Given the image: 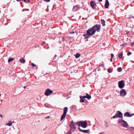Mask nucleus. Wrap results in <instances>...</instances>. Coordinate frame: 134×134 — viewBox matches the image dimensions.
Wrapping results in <instances>:
<instances>
[{"instance_id": "9d476101", "label": "nucleus", "mask_w": 134, "mask_h": 134, "mask_svg": "<svg viewBox=\"0 0 134 134\" xmlns=\"http://www.w3.org/2000/svg\"><path fill=\"white\" fill-rule=\"evenodd\" d=\"M78 128L80 131L81 132L87 133H90V132L89 130H82L80 129V127H78Z\"/></svg>"}, {"instance_id": "58836bf2", "label": "nucleus", "mask_w": 134, "mask_h": 134, "mask_svg": "<svg viewBox=\"0 0 134 134\" xmlns=\"http://www.w3.org/2000/svg\"><path fill=\"white\" fill-rule=\"evenodd\" d=\"M111 58H112L114 56V55L113 54H111Z\"/></svg>"}, {"instance_id": "de8ad7c7", "label": "nucleus", "mask_w": 134, "mask_h": 134, "mask_svg": "<svg viewBox=\"0 0 134 134\" xmlns=\"http://www.w3.org/2000/svg\"><path fill=\"white\" fill-rule=\"evenodd\" d=\"M102 0H99V2H102Z\"/></svg>"}, {"instance_id": "13d9d810", "label": "nucleus", "mask_w": 134, "mask_h": 134, "mask_svg": "<svg viewBox=\"0 0 134 134\" xmlns=\"http://www.w3.org/2000/svg\"><path fill=\"white\" fill-rule=\"evenodd\" d=\"M22 12L24 11V10H23H23H22Z\"/></svg>"}, {"instance_id": "864d4df0", "label": "nucleus", "mask_w": 134, "mask_h": 134, "mask_svg": "<svg viewBox=\"0 0 134 134\" xmlns=\"http://www.w3.org/2000/svg\"><path fill=\"white\" fill-rule=\"evenodd\" d=\"M23 87V88H26V86H24Z\"/></svg>"}, {"instance_id": "49530a36", "label": "nucleus", "mask_w": 134, "mask_h": 134, "mask_svg": "<svg viewBox=\"0 0 134 134\" xmlns=\"http://www.w3.org/2000/svg\"><path fill=\"white\" fill-rule=\"evenodd\" d=\"M55 37H54L53 38V37H52V38L53 39V40H54L55 39Z\"/></svg>"}, {"instance_id": "a878e982", "label": "nucleus", "mask_w": 134, "mask_h": 134, "mask_svg": "<svg viewBox=\"0 0 134 134\" xmlns=\"http://www.w3.org/2000/svg\"><path fill=\"white\" fill-rule=\"evenodd\" d=\"M122 69L121 68L119 67L118 68V71L120 72L122 71Z\"/></svg>"}, {"instance_id": "f704fd0d", "label": "nucleus", "mask_w": 134, "mask_h": 134, "mask_svg": "<svg viewBox=\"0 0 134 134\" xmlns=\"http://www.w3.org/2000/svg\"><path fill=\"white\" fill-rule=\"evenodd\" d=\"M44 1H45L46 2H49L50 1V0H43Z\"/></svg>"}, {"instance_id": "1a4fd4ad", "label": "nucleus", "mask_w": 134, "mask_h": 134, "mask_svg": "<svg viewBox=\"0 0 134 134\" xmlns=\"http://www.w3.org/2000/svg\"><path fill=\"white\" fill-rule=\"evenodd\" d=\"M90 4L93 9H94L96 8V7L97 5L96 3L94 1H91Z\"/></svg>"}, {"instance_id": "37998d69", "label": "nucleus", "mask_w": 134, "mask_h": 134, "mask_svg": "<svg viewBox=\"0 0 134 134\" xmlns=\"http://www.w3.org/2000/svg\"><path fill=\"white\" fill-rule=\"evenodd\" d=\"M0 117L1 118H3V116L1 114H0Z\"/></svg>"}, {"instance_id": "393cba45", "label": "nucleus", "mask_w": 134, "mask_h": 134, "mask_svg": "<svg viewBox=\"0 0 134 134\" xmlns=\"http://www.w3.org/2000/svg\"><path fill=\"white\" fill-rule=\"evenodd\" d=\"M122 55L123 53H121L119 54L118 55L119 57L120 58H123Z\"/></svg>"}, {"instance_id": "5701e85b", "label": "nucleus", "mask_w": 134, "mask_h": 134, "mask_svg": "<svg viewBox=\"0 0 134 134\" xmlns=\"http://www.w3.org/2000/svg\"><path fill=\"white\" fill-rule=\"evenodd\" d=\"M14 60V59L13 58H10L8 60V63H10L11 62V61H12Z\"/></svg>"}, {"instance_id": "c9c22d12", "label": "nucleus", "mask_w": 134, "mask_h": 134, "mask_svg": "<svg viewBox=\"0 0 134 134\" xmlns=\"http://www.w3.org/2000/svg\"><path fill=\"white\" fill-rule=\"evenodd\" d=\"M74 31H71L70 32V34H73L74 33Z\"/></svg>"}, {"instance_id": "6ab92c4d", "label": "nucleus", "mask_w": 134, "mask_h": 134, "mask_svg": "<svg viewBox=\"0 0 134 134\" xmlns=\"http://www.w3.org/2000/svg\"><path fill=\"white\" fill-rule=\"evenodd\" d=\"M104 125L106 128H107L108 127L109 125L107 121H104Z\"/></svg>"}, {"instance_id": "2eb2a0df", "label": "nucleus", "mask_w": 134, "mask_h": 134, "mask_svg": "<svg viewBox=\"0 0 134 134\" xmlns=\"http://www.w3.org/2000/svg\"><path fill=\"white\" fill-rule=\"evenodd\" d=\"M66 114L63 113V114L61 116V118L60 119V120L61 121H62V120L65 118Z\"/></svg>"}, {"instance_id": "4d7b16f0", "label": "nucleus", "mask_w": 134, "mask_h": 134, "mask_svg": "<svg viewBox=\"0 0 134 134\" xmlns=\"http://www.w3.org/2000/svg\"><path fill=\"white\" fill-rule=\"evenodd\" d=\"M56 55H55L54 57H56Z\"/></svg>"}, {"instance_id": "603ef678", "label": "nucleus", "mask_w": 134, "mask_h": 134, "mask_svg": "<svg viewBox=\"0 0 134 134\" xmlns=\"http://www.w3.org/2000/svg\"><path fill=\"white\" fill-rule=\"evenodd\" d=\"M125 45H126V44H122V46H124Z\"/></svg>"}, {"instance_id": "bb28decb", "label": "nucleus", "mask_w": 134, "mask_h": 134, "mask_svg": "<svg viewBox=\"0 0 134 134\" xmlns=\"http://www.w3.org/2000/svg\"><path fill=\"white\" fill-rule=\"evenodd\" d=\"M129 130L130 131H132L133 132H134V128L133 127H130L129 128Z\"/></svg>"}, {"instance_id": "c03bdc74", "label": "nucleus", "mask_w": 134, "mask_h": 134, "mask_svg": "<svg viewBox=\"0 0 134 134\" xmlns=\"http://www.w3.org/2000/svg\"><path fill=\"white\" fill-rule=\"evenodd\" d=\"M99 134H104V133L103 132H101Z\"/></svg>"}, {"instance_id": "a211bd4d", "label": "nucleus", "mask_w": 134, "mask_h": 134, "mask_svg": "<svg viewBox=\"0 0 134 134\" xmlns=\"http://www.w3.org/2000/svg\"><path fill=\"white\" fill-rule=\"evenodd\" d=\"M101 22L102 24V25L103 26H105V20H104L102 19L101 20Z\"/></svg>"}, {"instance_id": "6e6552de", "label": "nucleus", "mask_w": 134, "mask_h": 134, "mask_svg": "<svg viewBox=\"0 0 134 134\" xmlns=\"http://www.w3.org/2000/svg\"><path fill=\"white\" fill-rule=\"evenodd\" d=\"M126 94V91L124 89H121L120 91V95L122 96H124Z\"/></svg>"}, {"instance_id": "20e7f679", "label": "nucleus", "mask_w": 134, "mask_h": 134, "mask_svg": "<svg viewBox=\"0 0 134 134\" xmlns=\"http://www.w3.org/2000/svg\"><path fill=\"white\" fill-rule=\"evenodd\" d=\"M92 28L94 30L93 32L95 33L96 31L99 32L100 30V26L99 24H96L94 25Z\"/></svg>"}, {"instance_id": "c85d7f7f", "label": "nucleus", "mask_w": 134, "mask_h": 134, "mask_svg": "<svg viewBox=\"0 0 134 134\" xmlns=\"http://www.w3.org/2000/svg\"><path fill=\"white\" fill-rule=\"evenodd\" d=\"M107 71L109 73H111V70L110 69H108Z\"/></svg>"}, {"instance_id": "4468645a", "label": "nucleus", "mask_w": 134, "mask_h": 134, "mask_svg": "<svg viewBox=\"0 0 134 134\" xmlns=\"http://www.w3.org/2000/svg\"><path fill=\"white\" fill-rule=\"evenodd\" d=\"M79 8V6L77 5H76L73 7L72 11L74 12L77 10Z\"/></svg>"}, {"instance_id": "8fccbe9b", "label": "nucleus", "mask_w": 134, "mask_h": 134, "mask_svg": "<svg viewBox=\"0 0 134 134\" xmlns=\"http://www.w3.org/2000/svg\"><path fill=\"white\" fill-rule=\"evenodd\" d=\"M46 43L45 42H43V44H44V43Z\"/></svg>"}, {"instance_id": "9b49d317", "label": "nucleus", "mask_w": 134, "mask_h": 134, "mask_svg": "<svg viewBox=\"0 0 134 134\" xmlns=\"http://www.w3.org/2000/svg\"><path fill=\"white\" fill-rule=\"evenodd\" d=\"M109 5V4L108 1V0H106L104 5L105 8H108Z\"/></svg>"}, {"instance_id": "f257e3e1", "label": "nucleus", "mask_w": 134, "mask_h": 134, "mask_svg": "<svg viewBox=\"0 0 134 134\" xmlns=\"http://www.w3.org/2000/svg\"><path fill=\"white\" fill-rule=\"evenodd\" d=\"M92 27L89 29L87 31L86 34H84L83 35V36L85 37V39L89 38L91 36L93 35L95 32H93V31Z\"/></svg>"}, {"instance_id": "a18cd8bd", "label": "nucleus", "mask_w": 134, "mask_h": 134, "mask_svg": "<svg viewBox=\"0 0 134 134\" xmlns=\"http://www.w3.org/2000/svg\"><path fill=\"white\" fill-rule=\"evenodd\" d=\"M110 61L111 62L113 61V60H112V58H110Z\"/></svg>"}, {"instance_id": "b1692460", "label": "nucleus", "mask_w": 134, "mask_h": 134, "mask_svg": "<svg viewBox=\"0 0 134 134\" xmlns=\"http://www.w3.org/2000/svg\"><path fill=\"white\" fill-rule=\"evenodd\" d=\"M12 125V123L11 121H9L6 124V125L9 126H10Z\"/></svg>"}, {"instance_id": "09e8293b", "label": "nucleus", "mask_w": 134, "mask_h": 134, "mask_svg": "<svg viewBox=\"0 0 134 134\" xmlns=\"http://www.w3.org/2000/svg\"><path fill=\"white\" fill-rule=\"evenodd\" d=\"M24 2H26V0H23Z\"/></svg>"}, {"instance_id": "f03ea898", "label": "nucleus", "mask_w": 134, "mask_h": 134, "mask_svg": "<svg viewBox=\"0 0 134 134\" xmlns=\"http://www.w3.org/2000/svg\"><path fill=\"white\" fill-rule=\"evenodd\" d=\"M76 124H78V125L80 127L81 126L83 128H85L87 127V123L86 121H81L76 122Z\"/></svg>"}, {"instance_id": "f8f14e48", "label": "nucleus", "mask_w": 134, "mask_h": 134, "mask_svg": "<svg viewBox=\"0 0 134 134\" xmlns=\"http://www.w3.org/2000/svg\"><path fill=\"white\" fill-rule=\"evenodd\" d=\"M118 118L122 119L123 118L122 114L120 111H118Z\"/></svg>"}, {"instance_id": "cd10ccee", "label": "nucleus", "mask_w": 134, "mask_h": 134, "mask_svg": "<svg viewBox=\"0 0 134 134\" xmlns=\"http://www.w3.org/2000/svg\"><path fill=\"white\" fill-rule=\"evenodd\" d=\"M113 118H117V113H116V114L114 116H113Z\"/></svg>"}, {"instance_id": "f3484780", "label": "nucleus", "mask_w": 134, "mask_h": 134, "mask_svg": "<svg viewBox=\"0 0 134 134\" xmlns=\"http://www.w3.org/2000/svg\"><path fill=\"white\" fill-rule=\"evenodd\" d=\"M81 97L83 98H87L88 99H90L91 98V96H89L87 97L86 96H81Z\"/></svg>"}, {"instance_id": "4be33fe9", "label": "nucleus", "mask_w": 134, "mask_h": 134, "mask_svg": "<svg viewBox=\"0 0 134 134\" xmlns=\"http://www.w3.org/2000/svg\"><path fill=\"white\" fill-rule=\"evenodd\" d=\"M80 102H84L85 100L84 99L81 97V96L80 97Z\"/></svg>"}, {"instance_id": "6e6d98bb", "label": "nucleus", "mask_w": 134, "mask_h": 134, "mask_svg": "<svg viewBox=\"0 0 134 134\" xmlns=\"http://www.w3.org/2000/svg\"><path fill=\"white\" fill-rule=\"evenodd\" d=\"M55 57H53V59H54L55 58Z\"/></svg>"}, {"instance_id": "ddd939ff", "label": "nucleus", "mask_w": 134, "mask_h": 134, "mask_svg": "<svg viewBox=\"0 0 134 134\" xmlns=\"http://www.w3.org/2000/svg\"><path fill=\"white\" fill-rule=\"evenodd\" d=\"M124 116L125 117H131L132 116V115H131V114L129 113V112H127L125 113Z\"/></svg>"}, {"instance_id": "473e14b6", "label": "nucleus", "mask_w": 134, "mask_h": 134, "mask_svg": "<svg viewBox=\"0 0 134 134\" xmlns=\"http://www.w3.org/2000/svg\"><path fill=\"white\" fill-rule=\"evenodd\" d=\"M131 52H128L127 53V55L128 56H129L131 55Z\"/></svg>"}, {"instance_id": "c756f323", "label": "nucleus", "mask_w": 134, "mask_h": 134, "mask_svg": "<svg viewBox=\"0 0 134 134\" xmlns=\"http://www.w3.org/2000/svg\"><path fill=\"white\" fill-rule=\"evenodd\" d=\"M44 105L46 107L49 108V106L48 105V104H46V103L45 104H44Z\"/></svg>"}, {"instance_id": "e433bc0d", "label": "nucleus", "mask_w": 134, "mask_h": 134, "mask_svg": "<svg viewBox=\"0 0 134 134\" xmlns=\"http://www.w3.org/2000/svg\"><path fill=\"white\" fill-rule=\"evenodd\" d=\"M131 46H133V45H134V42H133L131 43Z\"/></svg>"}, {"instance_id": "412c9836", "label": "nucleus", "mask_w": 134, "mask_h": 134, "mask_svg": "<svg viewBox=\"0 0 134 134\" xmlns=\"http://www.w3.org/2000/svg\"><path fill=\"white\" fill-rule=\"evenodd\" d=\"M81 55L80 54L77 53L75 54V56L76 58H79L80 56Z\"/></svg>"}, {"instance_id": "aec40b11", "label": "nucleus", "mask_w": 134, "mask_h": 134, "mask_svg": "<svg viewBox=\"0 0 134 134\" xmlns=\"http://www.w3.org/2000/svg\"><path fill=\"white\" fill-rule=\"evenodd\" d=\"M20 63H24L25 62V61L24 59L22 58H20Z\"/></svg>"}, {"instance_id": "39448f33", "label": "nucleus", "mask_w": 134, "mask_h": 134, "mask_svg": "<svg viewBox=\"0 0 134 134\" xmlns=\"http://www.w3.org/2000/svg\"><path fill=\"white\" fill-rule=\"evenodd\" d=\"M121 122L123 126L126 128L129 127V125L127 122L125 121L122 119H120L119 120V122Z\"/></svg>"}, {"instance_id": "7ed1b4c3", "label": "nucleus", "mask_w": 134, "mask_h": 134, "mask_svg": "<svg viewBox=\"0 0 134 134\" xmlns=\"http://www.w3.org/2000/svg\"><path fill=\"white\" fill-rule=\"evenodd\" d=\"M76 124L78 125V124H76V122L74 123L73 121L72 120L69 124L70 127V131H73L76 129Z\"/></svg>"}, {"instance_id": "7c9ffc66", "label": "nucleus", "mask_w": 134, "mask_h": 134, "mask_svg": "<svg viewBox=\"0 0 134 134\" xmlns=\"http://www.w3.org/2000/svg\"><path fill=\"white\" fill-rule=\"evenodd\" d=\"M31 65L33 67H35L36 66V65L34 63H32L31 64Z\"/></svg>"}, {"instance_id": "dca6fc26", "label": "nucleus", "mask_w": 134, "mask_h": 134, "mask_svg": "<svg viewBox=\"0 0 134 134\" xmlns=\"http://www.w3.org/2000/svg\"><path fill=\"white\" fill-rule=\"evenodd\" d=\"M68 110V108L67 107H65L64 108V112L63 113H65V114H66Z\"/></svg>"}, {"instance_id": "052dcab7", "label": "nucleus", "mask_w": 134, "mask_h": 134, "mask_svg": "<svg viewBox=\"0 0 134 134\" xmlns=\"http://www.w3.org/2000/svg\"><path fill=\"white\" fill-rule=\"evenodd\" d=\"M133 2H134V1H133Z\"/></svg>"}, {"instance_id": "79ce46f5", "label": "nucleus", "mask_w": 134, "mask_h": 134, "mask_svg": "<svg viewBox=\"0 0 134 134\" xmlns=\"http://www.w3.org/2000/svg\"><path fill=\"white\" fill-rule=\"evenodd\" d=\"M50 118V116H47V117H46L45 118V119H46V118Z\"/></svg>"}, {"instance_id": "a19ab883", "label": "nucleus", "mask_w": 134, "mask_h": 134, "mask_svg": "<svg viewBox=\"0 0 134 134\" xmlns=\"http://www.w3.org/2000/svg\"><path fill=\"white\" fill-rule=\"evenodd\" d=\"M71 132L70 131L68 133H67L66 134H71Z\"/></svg>"}, {"instance_id": "2f4dec72", "label": "nucleus", "mask_w": 134, "mask_h": 134, "mask_svg": "<svg viewBox=\"0 0 134 134\" xmlns=\"http://www.w3.org/2000/svg\"><path fill=\"white\" fill-rule=\"evenodd\" d=\"M62 41H64L65 40L64 37V36H62Z\"/></svg>"}, {"instance_id": "0eeeda50", "label": "nucleus", "mask_w": 134, "mask_h": 134, "mask_svg": "<svg viewBox=\"0 0 134 134\" xmlns=\"http://www.w3.org/2000/svg\"><path fill=\"white\" fill-rule=\"evenodd\" d=\"M53 92V91L48 88L46 90L45 94L46 96H48L51 94Z\"/></svg>"}, {"instance_id": "bf43d9fd", "label": "nucleus", "mask_w": 134, "mask_h": 134, "mask_svg": "<svg viewBox=\"0 0 134 134\" xmlns=\"http://www.w3.org/2000/svg\"><path fill=\"white\" fill-rule=\"evenodd\" d=\"M86 40L87 41H88V40Z\"/></svg>"}, {"instance_id": "423d86ee", "label": "nucleus", "mask_w": 134, "mask_h": 134, "mask_svg": "<svg viewBox=\"0 0 134 134\" xmlns=\"http://www.w3.org/2000/svg\"><path fill=\"white\" fill-rule=\"evenodd\" d=\"M125 84L124 81L123 80H121L118 82L119 87L121 89H122L124 87Z\"/></svg>"}, {"instance_id": "4c0bfd02", "label": "nucleus", "mask_w": 134, "mask_h": 134, "mask_svg": "<svg viewBox=\"0 0 134 134\" xmlns=\"http://www.w3.org/2000/svg\"><path fill=\"white\" fill-rule=\"evenodd\" d=\"M30 0H27V1L26 2V3H29L30 2Z\"/></svg>"}, {"instance_id": "5fc2aeb1", "label": "nucleus", "mask_w": 134, "mask_h": 134, "mask_svg": "<svg viewBox=\"0 0 134 134\" xmlns=\"http://www.w3.org/2000/svg\"><path fill=\"white\" fill-rule=\"evenodd\" d=\"M134 115V114H132V115H132V116H133V115Z\"/></svg>"}, {"instance_id": "3c124183", "label": "nucleus", "mask_w": 134, "mask_h": 134, "mask_svg": "<svg viewBox=\"0 0 134 134\" xmlns=\"http://www.w3.org/2000/svg\"><path fill=\"white\" fill-rule=\"evenodd\" d=\"M26 10L28 11H29V9H26Z\"/></svg>"}, {"instance_id": "72a5a7b5", "label": "nucleus", "mask_w": 134, "mask_h": 134, "mask_svg": "<svg viewBox=\"0 0 134 134\" xmlns=\"http://www.w3.org/2000/svg\"><path fill=\"white\" fill-rule=\"evenodd\" d=\"M133 17L131 15H130L129 16V18L130 19H131V18H133Z\"/></svg>"}, {"instance_id": "ea45409f", "label": "nucleus", "mask_w": 134, "mask_h": 134, "mask_svg": "<svg viewBox=\"0 0 134 134\" xmlns=\"http://www.w3.org/2000/svg\"><path fill=\"white\" fill-rule=\"evenodd\" d=\"M86 96L87 97H88L89 96H91L90 95H88V93H86Z\"/></svg>"}]
</instances>
